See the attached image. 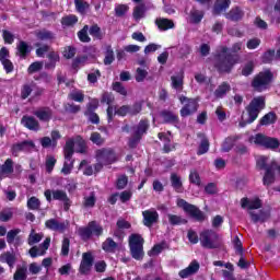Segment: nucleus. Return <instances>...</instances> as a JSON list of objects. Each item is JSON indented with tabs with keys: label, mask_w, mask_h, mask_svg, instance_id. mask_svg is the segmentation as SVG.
<instances>
[{
	"label": "nucleus",
	"mask_w": 280,
	"mask_h": 280,
	"mask_svg": "<svg viewBox=\"0 0 280 280\" xmlns=\"http://www.w3.org/2000/svg\"><path fill=\"white\" fill-rule=\"evenodd\" d=\"M155 25L160 30V32H167V30H174L176 27V24H174V21L167 18L156 19Z\"/></svg>",
	"instance_id": "obj_25"
},
{
	"label": "nucleus",
	"mask_w": 280,
	"mask_h": 280,
	"mask_svg": "<svg viewBox=\"0 0 280 280\" xmlns=\"http://www.w3.org/2000/svg\"><path fill=\"white\" fill-rule=\"evenodd\" d=\"M189 183H191V185H197V187L202 185V180L200 179V174H198V171H190Z\"/></svg>",
	"instance_id": "obj_58"
},
{
	"label": "nucleus",
	"mask_w": 280,
	"mask_h": 280,
	"mask_svg": "<svg viewBox=\"0 0 280 280\" xmlns=\"http://www.w3.org/2000/svg\"><path fill=\"white\" fill-rule=\"evenodd\" d=\"M79 235L82 240H91L93 235L102 237L104 235V228L97 224V221H90L86 226L79 229Z\"/></svg>",
	"instance_id": "obj_10"
},
{
	"label": "nucleus",
	"mask_w": 280,
	"mask_h": 280,
	"mask_svg": "<svg viewBox=\"0 0 280 280\" xmlns=\"http://www.w3.org/2000/svg\"><path fill=\"white\" fill-rule=\"evenodd\" d=\"M200 270V262L198 260H192L188 267L185 269H182L178 275L180 279H188V277H191V275H196Z\"/></svg>",
	"instance_id": "obj_19"
},
{
	"label": "nucleus",
	"mask_w": 280,
	"mask_h": 280,
	"mask_svg": "<svg viewBox=\"0 0 280 280\" xmlns=\"http://www.w3.org/2000/svg\"><path fill=\"white\" fill-rule=\"evenodd\" d=\"M272 124H277V113L275 112L267 113L259 120V126H272Z\"/></svg>",
	"instance_id": "obj_35"
},
{
	"label": "nucleus",
	"mask_w": 280,
	"mask_h": 280,
	"mask_svg": "<svg viewBox=\"0 0 280 280\" xmlns=\"http://www.w3.org/2000/svg\"><path fill=\"white\" fill-rule=\"evenodd\" d=\"M241 207L242 209H249V211H253L255 209H261V199L256 198L254 200H249L248 197H243L241 199Z\"/></svg>",
	"instance_id": "obj_24"
},
{
	"label": "nucleus",
	"mask_w": 280,
	"mask_h": 280,
	"mask_svg": "<svg viewBox=\"0 0 280 280\" xmlns=\"http://www.w3.org/2000/svg\"><path fill=\"white\" fill-rule=\"evenodd\" d=\"M199 242L202 248H207L208 250H214L222 245L220 243V235L213 230H203L200 232Z\"/></svg>",
	"instance_id": "obj_6"
},
{
	"label": "nucleus",
	"mask_w": 280,
	"mask_h": 280,
	"mask_svg": "<svg viewBox=\"0 0 280 280\" xmlns=\"http://www.w3.org/2000/svg\"><path fill=\"white\" fill-rule=\"evenodd\" d=\"M135 78H136V82H143V80H145V78H148L147 70H144L142 68H137Z\"/></svg>",
	"instance_id": "obj_64"
},
{
	"label": "nucleus",
	"mask_w": 280,
	"mask_h": 280,
	"mask_svg": "<svg viewBox=\"0 0 280 280\" xmlns=\"http://www.w3.org/2000/svg\"><path fill=\"white\" fill-rule=\"evenodd\" d=\"M94 261L95 258L93 257V254L91 252L83 253L82 260L79 266L80 275H89V272H91V268H93Z\"/></svg>",
	"instance_id": "obj_14"
},
{
	"label": "nucleus",
	"mask_w": 280,
	"mask_h": 280,
	"mask_svg": "<svg viewBox=\"0 0 280 280\" xmlns=\"http://www.w3.org/2000/svg\"><path fill=\"white\" fill-rule=\"evenodd\" d=\"M96 108H100V100L93 98L90 103H88L84 114L95 113Z\"/></svg>",
	"instance_id": "obj_62"
},
{
	"label": "nucleus",
	"mask_w": 280,
	"mask_h": 280,
	"mask_svg": "<svg viewBox=\"0 0 280 280\" xmlns=\"http://www.w3.org/2000/svg\"><path fill=\"white\" fill-rule=\"evenodd\" d=\"M254 72H255V62L248 61L247 63L244 65L241 73L245 78H248V75H253Z\"/></svg>",
	"instance_id": "obj_52"
},
{
	"label": "nucleus",
	"mask_w": 280,
	"mask_h": 280,
	"mask_svg": "<svg viewBox=\"0 0 280 280\" xmlns=\"http://www.w3.org/2000/svg\"><path fill=\"white\" fill-rule=\"evenodd\" d=\"M77 36L81 43H91V37L89 36V25H84L82 30L77 33Z\"/></svg>",
	"instance_id": "obj_42"
},
{
	"label": "nucleus",
	"mask_w": 280,
	"mask_h": 280,
	"mask_svg": "<svg viewBox=\"0 0 280 280\" xmlns=\"http://www.w3.org/2000/svg\"><path fill=\"white\" fill-rule=\"evenodd\" d=\"M233 245L236 255H240V257H243L244 255V245L242 244V241L240 240V236H235L233 240Z\"/></svg>",
	"instance_id": "obj_57"
},
{
	"label": "nucleus",
	"mask_w": 280,
	"mask_h": 280,
	"mask_svg": "<svg viewBox=\"0 0 280 280\" xmlns=\"http://www.w3.org/2000/svg\"><path fill=\"white\" fill-rule=\"evenodd\" d=\"M129 250L132 259H136V261L143 260V257H145V252H143V245L145 244V240L143 236L139 233H132L129 236Z\"/></svg>",
	"instance_id": "obj_4"
},
{
	"label": "nucleus",
	"mask_w": 280,
	"mask_h": 280,
	"mask_svg": "<svg viewBox=\"0 0 280 280\" xmlns=\"http://www.w3.org/2000/svg\"><path fill=\"white\" fill-rule=\"evenodd\" d=\"M189 19L190 23L198 25L199 23H202V19H205V11L192 9L189 13Z\"/></svg>",
	"instance_id": "obj_36"
},
{
	"label": "nucleus",
	"mask_w": 280,
	"mask_h": 280,
	"mask_svg": "<svg viewBox=\"0 0 280 280\" xmlns=\"http://www.w3.org/2000/svg\"><path fill=\"white\" fill-rule=\"evenodd\" d=\"M44 196L47 202H51V200H59V202H63V211H69V209H71L72 201L67 195V191L62 189H46L44 191Z\"/></svg>",
	"instance_id": "obj_7"
},
{
	"label": "nucleus",
	"mask_w": 280,
	"mask_h": 280,
	"mask_svg": "<svg viewBox=\"0 0 280 280\" xmlns=\"http://www.w3.org/2000/svg\"><path fill=\"white\" fill-rule=\"evenodd\" d=\"M39 121H51V117H54V110L51 107H42L33 113Z\"/></svg>",
	"instance_id": "obj_23"
},
{
	"label": "nucleus",
	"mask_w": 280,
	"mask_h": 280,
	"mask_svg": "<svg viewBox=\"0 0 280 280\" xmlns=\"http://www.w3.org/2000/svg\"><path fill=\"white\" fill-rule=\"evenodd\" d=\"M35 36L37 40H54L56 38V34H54V32L47 31L45 28L42 31H37L35 33Z\"/></svg>",
	"instance_id": "obj_40"
},
{
	"label": "nucleus",
	"mask_w": 280,
	"mask_h": 280,
	"mask_svg": "<svg viewBox=\"0 0 280 280\" xmlns=\"http://www.w3.org/2000/svg\"><path fill=\"white\" fill-rule=\"evenodd\" d=\"M14 172V161L12 159H7L3 165H0V178L4 174H12Z\"/></svg>",
	"instance_id": "obj_38"
},
{
	"label": "nucleus",
	"mask_w": 280,
	"mask_h": 280,
	"mask_svg": "<svg viewBox=\"0 0 280 280\" xmlns=\"http://www.w3.org/2000/svg\"><path fill=\"white\" fill-rule=\"evenodd\" d=\"M38 71H43V61H34L27 68L28 75H34Z\"/></svg>",
	"instance_id": "obj_49"
},
{
	"label": "nucleus",
	"mask_w": 280,
	"mask_h": 280,
	"mask_svg": "<svg viewBox=\"0 0 280 280\" xmlns=\"http://www.w3.org/2000/svg\"><path fill=\"white\" fill-rule=\"evenodd\" d=\"M89 34L93 36V38H96L97 40H102V28L97 24H93L89 30Z\"/></svg>",
	"instance_id": "obj_51"
},
{
	"label": "nucleus",
	"mask_w": 280,
	"mask_h": 280,
	"mask_svg": "<svg viewBox=\"0 0 280 280\" xmlns=\"http://www.w3.org/2000/svg\"><path fill=\"white\" fill-rule=\"evenodd\" d=\"M45 226L49 231H56L58 233H65L67 225L65 222H60L57 219H48L45 221Z\"/></svg>",
	"instance_id": "obj_20"
},
{
	"label": "nucleus",
	"mask_w": 280,
	"mask_h": 280,
	"mask_svg": "<svg viewBox=\"0 0 280 280\" xmlns=\"http://www.w3.org/2000/svg\"><path fill=\"white\" fill-rule=\"evenodd\" d=\"M264 108H266V96L254 97L245 107V110L247 112L248 115V119L241 120L240 127L246 128V126L257 121V117H259V113H261Z\"/></svg>",
	"instance_id": "obj_2"
},
{
	"label": "nucleus",
	"mask_w": 280,
	"mask_h": 280,
	"mask_svg": "<svg viewBox=\"0 0 280 280\" xmlns=\"http://www.w3.org/2000/svg\"><path fill=\"white\" fill-rule=\"evenodd\" d=\"M144 226H152L159 222V212L156 210H144L142 212Z\"/></svg>",
	"instance_id": "obj_18"
},
{
	"label": "nucleus",
	"mask_w": 280,
	"mask_h": 280,
	"mask_svg": "<svg viewBox=\"0 0 280 280\" xmlns=\"http://www.w3.org/2000/svg\"><path fill=\"white\" fill-rule=\"evenodd\" d=\"M2 38L5 45H12L14 43V34L8 30H2Z\"/></svg>",
	"instance_id": "obj_63"
},
{
	"label": "nucleus",
	"mask_w": 280,
	"mask_h": 280,
	"mask_svg": "<svg viewBox=\"0 0 280 280\" xmlns=\"http://www.w3.org/2000/svg\"><path fill=\"white\" fill-rule=\"evenodd\" d=\"M90 141H92L94 145L100 147V145H104V143L106 142V139L102 137V133L94 131L91 133Z\"/></svg>",
	"instance_id": "obj_50"
},
{
	"label": "nucleus",
	"mask_w": 280,
	"mask_h": 280,
	"mask_svg": "<svg viewBox=\"0 0 280 280\" xmlns=\"http://www.w3.org/2000/svg\"><path fill=\"white\" fill-rule=\"evenodd\" d=\"M13 280H27V267H18L13 275Z\"/></svg>",
	"instance_id": "obj_43"
},
{
	"label": "nucleus",
	"mask_w": 280,
	"mask_h": 280,
	"mask_svg": "<svg viewBox=\"0 0 280 280\" xmlns=\"http://www.w3.org/2000/svg\"><path fill=\"white\" fill-rule=\"evenodd\" d=\"M133 135H137L138 137H142L143 135H148V130H150V120L148 118L141 119L138 125H136L133 128Z\"/></svg>",
	"instance_id": "obj_22"
},
{
	"label": "nucleus",
	"mask_w": 280,
	"mask_h": 280,
	"mask_svg": "<svg viewBox=\"0 0 280 280\" xmlns=\"http://www.w3.org/2000/svg\"><path fill=\"white\" fill-rule=\"evenodd\" d=\"M177 205L183 208L185 213H188L190 218L196 220V222H205L207 220V214H205V212H202L196 205H191L185 199H179Z\"/></svg>",
	"instance_id": "obj_9"
},
{
	"label": "nucleus",
	"mask_w": 280,
	"mask_h": 280,
	"mask_svg": "<svg viewBox=\"0 0 280 280\" xmlns=\"http://www.w3.org/2000/svg\"><path fill=\"white\" fill-rule=\"evenodd\" d=\"M22 126L27 128V130H33L34 132H38L40 130V122L34 116L24 115L21 119Z\"/></svg>",
	"instance_id": "obj_17"
},
{
	"label": "nucleus",
	"mask_w": 280,
	"mask_h": 280,
	"mask_svg": "<svg viewBox=\"0 0 280 280\" xmlns=\"http://www.w3.org/2000/svg\"><path fill=\"white\" fill-rule=\"evenodd\" d=\"M34 148H36L34 141L24 140L22 142L12 144L11 154H13V156H19L20 152H30L31 150H34Z\"/></svg>",
	"instance_id": "obj_15"
},
{
	"label": "nucleus",
	"mask_w": 280,
	"mask_h": 280,
	"mask_svg": "<svg viewBox=\"0 0 280 280\" xmlns=\"http://www.w3.org/2000/svg\"><path fill=\"white\" fill-rule=\"evenodd\" d=\"M74 5L77 12H79V14H81L82 16H84V14H86V10L91 8V4H89V2L84 0H74Z\"/></svg>",
	"instance_id": "obj_41"
},
{
	"label": "nucleus",
	"mask_w": 280,
	"mask_h": 280,
	"mask_svg": "<svg viewBox=\"0 0 280 280\" xmlns=\"http://www.w3.org/2000/svg\"><path fill=\"white\" fill-rule=\"evenodd\" d=\"M241 61L240 54L229 52V47L223 46L220 52L214 55V69L220 74H229L235 69V65H240Z\"/></svg>",
	"instance_id": "obj_1"
},
{
	"label": "nucleus",
	"mask_w": 280,
	"mask_h": 280,
	"mask_svg": "<svg viewBox=\"0 0 280 280\" xmlns=\"http://www.w3.org/2000/svg\"><path fill=\"white\" fill-rule=\"evenodd\" d=\"M26 206L31 211H40V199L33 196L28 198Z\"/></svg>",
	"instance_id": "obj_44"
},
{
	"label": "nucleus",
	"mask_w": 280,
	"mask_h": 280,
	"mask_svg": "<svg viewBox=\"0 0 280 280\" xmlns=\"http://www.w3.org/2000/svg\"><path fill=\"white\" fill-rule=\"evenodd\" d=\"M180 104H185L180 110L179 115L180 117H191V115H195V113H198V108H200V102L199 97L196 98H189L187 96H179Z\"/></svg>",
	"instance_id": "obj_8"
},
{
	"label": "nucleus",
	"mask_w": 280,
	"mask_h": 280,
	"mask_svg": "<svg viewBox=\"0 0 280 280\" xmlns=\"http://www.w3.org/2000/svg\"><path fill=\"white\" fill-rule=\"evenodd\" d=\"M32 91H34L32 84L25 83L21 88V100H27L32 95Z\"/></svg>",
	"instance_id": "obj_54"
},
{
	"label": "nucleus",
	"mask_w": 280,
	"mask_h": 280,
	"mask_svg": "<svg viewBox=\"0 0 280 280\" xmlns=\"http://www.w3.org/2000/svg\"><path fill=\"white\" fill-rule=\"evenodd\" d=\"M95 202H97L95 192H91L89 197L83 198V207L85 209H93V207H95Z\"/></svg>",
	"instance_id": "obj_47"
},
{
	"label": "nucleus",
	"mask_w": 280,
	"mask_h": 280,
	"mask_svg": "<svg viewBox=\"0 0 280 280\" xmlns=\"http://www.w3.org/2000/svg\"><path fill=\"white\" fill-rule=\"evenodd\" d=\"M73 154H75V140L70 138L66 141L63 147L65 163L61 172L66 176L71 174V170H73V163H75V160H73Z\"/></svg>",
	"instance_id": "obj_5"
},
{
	"label": "nucleus",
	"mask_w": 280,
	"mask_h": 280,
	"mask_svg": "<svg viewBox=\"0 0 280 280\" xmlns=\"http://www.w3.org/2000/svg\"><path fill=\"white\" fill-rule=\"evenodd\" d=\"M238 139L240 138L237 136H230L225 138L221 147L222 152H231Z\"/></svg>",
	"instance_id": "obj_32"
},
{
	"label": "nucleus",
	"mask_w": 280,
	"mask_h": 280,
	"mask_svg": "<svg viewBox=\"0 0 280 280\" xmlns=\"http://www.w3.org/2000/svg\"><path fill=\"white\" fill-rule=\"evenodd\" d=\"M168 218V223L171 224V226H183V224H187V219L177 215V214H172L168 213L167 214Z\"/></svg>",
	"instance_id": "obj_37"
},
{
	"label": "nucleus",
	"mask_w": 280,
	"mask_h": 280,
	"mask_svg": "<svg viewBox=\"0 0 280 280\" xmlns=\"http://www.w3.org/2000/svg\"><path fill=\"white\" fill-rule=\"evenodd\" d=\"M71 246V241L69 237H65L61 243V257H69V248Z\"/></svg>",
	"instance_id": "obj_59"
},
{
	"label": "nucleus",
	"mask_w": 280,
	"mask_h": 280,
	"mask_svg": "<svg viewBox=\"0 0 280 280\" xmlns=\"http://www.w3.org/2000/svg\"><path fill=\"white\" fill-rule=\"evenodd\" d=\"M126 187H128V176L120 175L116 180V189L121 190L126 189Z\"/></svg>",
	"instance_id": "obj_61"
},
{
	"label": "nucleus",
	"mask_w": 280,
	"mask_h": 280,
	"mask_svg": "<svg viewBox=\"0 0 280 280\" xmlns=\"http://www.w3.org/2000/svg\"><path fill=\"white\" fill-rule=\"evenodd\" d=\"M115 62V51L113 50L112 46L106 47L104 65H113Z\"/></svg>",
	"instance_id": "obj_48"
},
{
	"label": "nucleus",
	"mask_w": 280,
	"mask_h": 280,
	"mask_svg": "<svg viewBox=\"0 0 280 280\" xmlns=\"http://www.w3.org/2000/svg\"><path fill=\"white\" fill-rule=\"evenodd\" d=\"M78 23V18L77 15L70 14L66 15L61 19V25L65 27H73Z\"/></svg>",
	"instance_id": "obj_46"
},
{
	"label": "nucleus",
	"mask_w": 280,
	"mask_h": 280,
	"mask_svg": "<svg viewBox=\"0 0 280 280\" xmlns=\"http://www.w3.org/2000/svg\"><path fill=\"white\" fill-rule=\"evenodd\" d=\"M143 110V104L141 102H136L133 105H122L115 109V115L118 117H126L130 115V117H135L139 115Z\"/></svg>",
	"instance_id": "obj_13"
},
{
	"label": "nucleus",
	"mask_w": 280,
	"mask_h": 280,
	"mask_svg": "<svg viewBox=\"0 0 280 280\" xmlns=\"http://www.w3.org/2000/svg\"><path fill=\"white\" fill-rule=\"evenodd\" d=\"M145 16V4H139L133 9V19L136 21H139V19H143Z\"/></svg>",
	"instance_id": "obj_53"
},
{
	"label": "nucleus",
	"mask_w": 280,
	"mask_h": 280,
	"mask_svg": "<svg viewBox=\"0 0 280 280\" xmlns=\"http://www.w3.org/2000/svg\"><path fill=\"white\" fill-rule=\"evenodd\" d=\"M231 8V0H215L213 5V14L220 15L221 12H226Z\"/></svg>",
	"instance_id": "obj_29"
},
{
	"label": "nucleus",
	"mask_w": 280,
	"mask_h": 280,
	"mask_svg": "<svg viewBox=\"0 0 280 280\" xmlns=\"http://www.w3.org/2000/svg\"><path fill=\"white\" fill-rule=\"evenodd\" d=\"M197 137L198 139H201L197 150V156H202V154H207V152H209L211 143L209 142V138H207V135L202 132H198Z\"/></svg>",
	"instance_id": "obj_21"
},
{
	"label": "nucleus",
	"mask_w": 280,
	"mask_h": 280,
	"mask_svg": "<svg viewBox=\"0 0 280 280\" xmlns=\"http://www.w3.org/2000/svg\"><path fill=\"white\" fill-rule=\"evenodd\" d=\"M0 261L7 264L9 268H14V264H16V255L11 252H5L0 255Z\"/></svg>",
	"instance_id": "obj_31"
},
{
	"label": "nucleus",
	"mask_w": 280,
	"mask_h": 280,
	"mask_svg": "<svg viewBox=\"0 0 280 280\" xmlns=\"http://www.w3.org/2000/svg\"><path fill=\"white\" fill-rule=\"evenodd\" d=\"M119 245L112 237H107L105 242L102 243V248L105 253H115Z\"/></svg>",
	"instance_id": "obj_39"
},
{
	"label": "nucleus",
	"mask_w": 280,
	"mask_h": 280,
	"mask_svg": "<svg viewBox=\"0 0 280 280\" xmlns=\"http://www.w3.org/2000/svg\"><path fill=\"white\" fill-rule=\"evenodd\" d=\"M225 18L229 21H242V19H244V11L240 7L232 8L230 12L225 14Z\"/></svg>",
	"instance_id": "obj_30"
},
{
	"label": "nucleus",
	"mask_w": 280,
	"mask_h": 280,
	"mask_svg": "<svg viewBox=\"0 0 280 280\" xmlns=\"http://www.w3.org/2000/svg\"><path fill=\"white\" fill-rule=\"evenodd\" d=\"M18 52L16 56L25 60L30 54H32V48H30V44L24 40H20V43L16 46Z\"/></svg>",
	"instance_id": "obj_28"
},
{
	"label": "nucleus",
	"mask_w": 280,
	"mask_h": 280,
	"mask_svg": "<svg viewBox=\"0 0 280 280\" xmlns=\"http://www.w3.org/2000/svg\"><path fill=\"white\" fill-rule=\"evenodd\" d=\"M275 60V49H269L265 51L261 56V62L264 65H270Z\"/></svg>",
	"instance_id": "obj_56"
},
{
	"label": "nucleus",
	"mask_w": 280,
	"mask_h": 280,
	"mask_svg": "<svg viewBox=\"0 0 280 280\" xmlns=\"http://www.w3.org/2000/svg\"><path fill=\"white\" fill-rule=\"evenodd\" d=\"M230 91H231V84L224 81L214 91V96L217 97V100H222V97H224L226 93H230Z\"/></svg>",
	"instance_id": "obj_33"
},
{
	"label": "nucleus",
	"mask_w": 280,
	"mask_h": 280,
	"mask_svg": "<svg viewBox=\"0 0 280 280\" xmlns=\"http://www.w3.org/2000/svg\"><path fill=\"white\" fill-rule=\"evenodd\" d=\"M128 10H130V7H128V4H117L114 9L115 16H118V18L126 16V14L128 13Z\"/></svg>",
	"instance_id": "obj_55"
},
{
	"label": "nucleus",
	"mask_w": 280,
	"mask_h": 280,
	"mask_svg": "<svg viewBox=\"0 0 280 280\" xmlns=\"http://www.w3.org/2000/svg\"><path fill=\"white\" fill-rule=\"evenodd\" d=\"M272 82H275V73L267 68L254 75L250 86L256 93H264V91L270 90Z\"/></svg>",
	"instance_id": "obj_3"
},
{
	"label": "nucleus",
	"mask_w": 280,
	"mask_h": 280,
	"mask_svg": "<svg viewBox=\"0 0 280 280\" xmlns=\"http://www.w3.org/2000/svg\"><path fill=\"white\" fill-rule=\"evenodd\" d=\"M161 117L163 118L164 124H172L173 126H178V124H180L178 115L167 109L161 112Z\"/></svg>",
	"instance_id": "obj_26"
},
{
	"label": "nucleus",
	"mask_w": 280,
	"mask_h": 280,
	"mask_svg": "<svg viewBox=\"0 0 280 280\" xmlns=\"http://www.w3.org/2000/svg\"><path fill=\"white\" fill-rule=\"evenodd\" d=\"M170 180L171 186L173 187L174 191H176V194H183V191H185V187L183 186V179L178 174L172 173Z\"/></svg>",
	"instance_id": "obj_27"
},
{
	"label": "nucleus",
	"mask_w": 280,
	"mask_h": 280,
	"mask_svg": "<svg viewBox=\"0 0 280 280\" xmlns=\"http://www.w3.org/2000/svg\"><path fill=\"white\" fill-rule=\"evenodd\" d=\"M254 143L267 150H277L280 145L279 139L267 137L264 133H257L254 138Z\"/></svg>",
	"instance_id": "obj_12"
},
{
	"label": "nucleus",
	"mask_w": 280,
	"mask_h": 280,
	"mask_svg": "<svg viewBox=\"0 0 280 280\" xmlns=\"http://www.w3.org/2000/svg\"><path fill=\"white\" fill-rule=\"evenodd\" d=\"M95 159L103 165H113L117 163L118 158L117 153L114 151L113 148H102L95 151Z\"/></svg>",
	"instance_id": "obj_11"
},
{
	"label": "nucleus",
	"mask_w": 280,
	"mask_h": 280,
	"mask_svg": "<svg viewBox=\"0 0 280 280\" xmlns=\"http://www.w3.org/2000/svg\"><path fill=\"white\" fill-rule=\"evenodd\" d=\"M141 136H137V133H132V136L128 139L127 145L130 150H137L138 145L141 143Z\"/></svg>",
	"instance_id": "obj_45"
},
{
	"label": "nucleus",
	"mask_w": 280,
	"mask_h": 280,
	"mask_svg": "<svg viewBox=\"0 0 280 280\" xmlns=\"http://www.w3.org/2000/svg\"><path fill=\"white\" fill-rule=\"evenodd\" d=\"M275 170H277V163L272 162L271 164H269L267 171H265L262 177V185H265V187H270V185H273L275 180H277Z\"/></svg>",
	"instance_id": "obj_16"
},
{
	"label": "nucleus",
	"mask_w": 280,
	"mask_h": 280,
	"mask_svg": "<svg viewBox=\"0 0 280 280\" xmlns=\"http://www.w3.org/2000/svg\"><path fill=\"white\" fill-rule=\"evenodd\" d=\"M89 59V57L86 56H78L72 60V69L73 71H78V69H80V65H84V62H86V60Z\"/></svg>",
	"instance_id": "obj_60"
},
{
	"label": "nucleus",
	"mask_w": 280,
	"mask_h": 280,
	"mask_svg": "<svg viewBox=\"0 0 280 280\" xmlns=\"http://www.w3.org/2000/svg\"><path fill=\"white\" fill-rule=\"evenodd\" d=\"M185 77L183 74H178V75H172L171 77V86L172 89H174L175 91H178L180 93V91H183V86L185 84Z\"/></svg>",
	"instance_id": "obj_34"
}]
</instances>
